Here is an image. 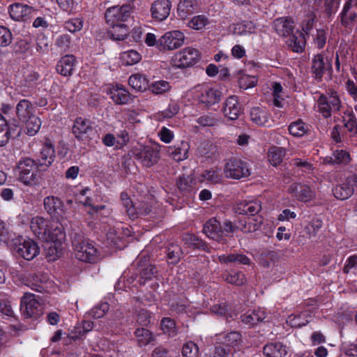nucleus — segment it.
Listing matches in <instances>:
<instances>
[{"mask_svg": "<svg viewBox=\"0 0 357 357\" xmlns=\"http://www.w3.org/2000/svg\"><path fill=\"white\" fill-rule=\"evenodd\" d=\"M289 133L294 137H302L307 132L305 123L302 121H296L289 126Z\"/></svg>", "mask_w": 357, "mask_h": 357, "instance_id": "6e6d98bb", "label": "nucleus"}, {"mask_svg": "<svg viewBox=\"0 0 357 357\" xmlns=\"http://www.w3.org/2000/svg\"><path fill=\"white\" fill-rule=\"evenodd\" d=\"M151 312L146 309H139L137 312V321L139 324L147 326L151 323Z\"/></svg>", "mask_w": 357, "mask_h": 357, "instance_id": "774afa93", "label": "nucleus"}, {"mask_svg": "<svg viewBox=\"0 0 357 357\" xmlns=\"http://www.w3.org/2000/svg\"><path fill=\"white\" fill-rule=\"evenodd\" d=\"M135 337L139 346H146L153 340L152 333L145 328H137L135 331Z\"/></svg>", "mask_w": 357, "mask_h": 357, "instance_id": "49530a36", "label": "nucleus"}, {"mask_svg": "<svg viewBox=\"0 0 357 357\" xmlns=\"http://www.w3.org/2000/svg\"><path fill=\"white\" fill-rule=\"evenodd\" d=\"M134 7L130 4L108 8L105 14L106 22L111 26L125 24L124 22L132 19Z\"/></svg>", "mask_w": 357, "mask_h": 357, "instance_id": "39448f33", "label": "nucleus"}, {"mask_svg": "<svg viewBox=\"0 0 357 357\" xmlns=\"http://www.w3.org/2000/svg\"><path fill=\"white\" fill-rule=\"evenodd\" d=\"M22 123L26 124V133L29 136H34L38 133L41 127V121L39 117L36 115L31 116L29 119H26Z\"/></svg>", "mask_w": 357, "mask_h": 357, "instance_id": "09e8293b", "label": "nucleus"}, {"mask_svg": "<svg viewBox=\"0 0 357 357\" xmlns=\"http://www.w3.org/2000/svg\"><path fill=\"white\" fill-rule=\"evenodd\" d=\"M225 281L231 284L241 286L245 282V277L241 271H232L226 275Z\"/></svg>", "mask_w": 357, "mask_h": 357, "instance_id": "4d7b16f0", "label": "nucleus"}, {"mask_svg": "<svg viewBox=\"0 0 357 357\" xmlns=\"http://www.w3.org/2000/svg\"><path fill=\"white\" fill-rule=\"evenodd\" d=\"M160 328L164 333H167L169 336L174 337L177 334L176 323L174 320L170 317H164L162 319Z\"/></svg>", "mask_w": 357, "mask_h": 357, "instance_id": "5fc2aeb1", "label": "nucleus"}, {"mask_svg": "<svg viewBox=\"0 0 357 357\" xmlns=\"http://www.w3.org/2000/svg\"><path fill=\"white\" fill-rule=\"evenodd\" d=\"M109 305L107 303H101L90 311V315L94 319H99L102 317L109 310Z\"/></svg>", "mask_w": 357, "mask_h": 357, "instance_id": "69168bd1", "label": "nucleus"}, {"mask_svg": "<svg viewBox=\"0 0 357 357\" xmlns=\"http://www.w3.org/2000/svg\"><path fill=\"white\" fill-rule=\"evenodd\" d=\"M241 335L238 332L231 331L227 333L220 334L218 337L219 343L229 348L238 345L241 341Z\"/></svg>", "mask_w": 357, "mask_h": 357, "instance_id": "58836bf2", "label": "nucleus"}, {"mask_svg": "<svg viewBox=\"0 0 357 357\" xmlns=\"http://www.w3.org/2000/svg\"><path fill=\"white\" fill-rule=\"evenodd\" d=\"M211 310L214 314L224 316L227 318L232 317L231 308L226 303L214 305L211 307Z\"/></svg>", "mask_w": 357, "mask_h": 357, "instance_id": "13d9d810", "label": "nucleus"}, {"mask_svg": "<svg viewBox=\"0 0 357 357\" xmlns=\"http://www.w3.org/2000/svg\"><path fill=\"white\" fill-rule=\"evenodd\" d=\"M263 218L261 215L257 216H247L243 219H241L236 224L238 230H241L244 233H250L257 231L261 226L263 222Z\"/></svg>", "mask_w": 357, "mask_h": 357, "instance_id": "5701e85b", "label": "nucleus"}, {"mask_svg": "<svg viewBox=\"0 0 357 357\" xmlns=\"http://www.w3.org/2000/svg\"><path fill=\"white\" fill-rule=\"evenodd\" d=\"M313 37V43L314 45L319 50L322 49L326 43L327 33L324 29L316 30V34L312 35Z\"/></svg>", "mask_w": 357, "mask_h": 357, "instance_id": "052dcab7", "label": "nucleus"}, {"mask_svg": "<svg viewBox=\"0 0 357 357\" xmlns=\"http://www.w3.org/2000/svg\"><path fill=\"white\" fill-rule=\"evenodd\" d=\"M139 283L140 284H144L146 280H151L154 278L157 277L158 270L155 265L148 264L146 265L141 260L139 261Z\"/></svg>", "mask_w": 357, "mask_h": 357, "instance_id": "4c0bfd02", "label": "nucleus"}, {"mask_svg": "<svg viewBox=\"0 0 357 357\" xmlns=\"http://www.w3.org/2000/svg\"><path fill=\"white\" fill-rule=\"evenodd\" d=\"M170 88L169 82L164 80L155 82L149 85V89L155 94H162L169 91Z\"/></svg>", "mask_w": 357, "mask_h": 357, "instance_id": "680f3d73", "label": "nucleus"}, {"mask_svg": "<svg viewBox=\"0 0 357 357\" xmlns=\"http://www.w3.org/2000/svg\"><path fill=\"white\" fill-rule=\"evenodd\" d=\"M238 231L236 224L229 220H225L221 224L215 218H210L203 226V232L206 236L218 243H227L226 237H232Z\"/></svg>", "mask_w": 357, "mask_h": 357, "instance_id": "f257e3e1", "label": "nucleus"}, {"mask_svg": "<svg viewBox=\"0 0 357 357\" xmlns=\"http://www.w3.org/2000/svg\"><path fill=\"white\" fill-rule=\"evenodd\" d=\"M325 162L328 164H347L350 160V155L345 150H336L330 158H325Z\"/></svg>", "mask_w": 357, "mask_h": 357, "instance_id": "a19ab883", "label": "nucleus"}, {"mask_svg": "<svg viewBox=\"0 0 357 357\" xmlns=\"http://www.w3.org/2000/svg\"><path fill=\"white\" fill-rule=\"evenodd\" d=\"M344 126L351 135L357 134V119L353 112L346 111L343 116Z\"/></svg>", "mask_w": 357, "mask_h": 357, "instance_id": "a18cd8bd", "label": "nucleus"}, {"mask_svg": "<svg viewBox=\"0 0 357 357\" xmlns=\"http://www.w3.org/2000/svg\"><path fill=\"white\" fill-rule=\"evenodd\" d=\"M263 352L267 357H284L287 354V348L282 342H271L264 347Z\"/></svg>", "mask_w": 357, "mask_h": 357, "instance_id": "c9c22d12", "label": "nucleus"}, {"mask_svg": "<svg viewBox=\"0 0 357 357\" xmlns=\"http://www.w3.org/2000/svg\"><path fill=\"white\" fill-rule=\"evenodd\" d=\"M182 354L184 357H198L199 348L195 342H188L183 346Z\"/></svg>", "mask_w": 357, "mask_h": 357, "instance_id": "0e129e2a", "label": "nucleus"}, {"mask_svg": "<svg viewBox=\"0 0 357 357\" xmlns=\"http://www.w3.org/2000/svg\"><path fill=\"white\" fill-rule=\"evenodd\" d=\"M261 210V202L259 200L243 201L236 204L234 211L239 215L257 216Z\"/></svg>", "mask_w": 357, "mask_h": 357, "instance_id": "aec40b11", "label": "nucleus"}, {"mask_svg": "<svg viewBox=\"0 0 357 357\" xmlns=\"http://www.w3.org/2000/svg\"><path fill=\"white\" fill-rule=\"evenodd\" d=\"M65 238V229L60 221L52 224L50 228H47V234L45 241L61 243Z\"/></svg>", "mask_w": 357, "mask_h": 357, "instance_id": "473e14b6", "label": "nucleus"}, {"mask_svg": "<svg viewBox=\"0 0 357 357\" xmlns=\"http://www.w3.org/2000/svg\"><path fill=\"white\" fill-rule=\"evenodd\" d=\"M185 36L183 32L175 30L168 31L158 40L157 47L159 50H174L184 44Z\"/></svg>", "mask_w": 357, "mask_h": 357, "instance_id": "1a4fd4ad", "label": "nucleus"}, {"mask_svg": "<svg viewBox=\"0 0 357 357\" xmlns=\"http://www.w3.org/2000/svg\"><path fill=\"white\" fill-rule=\"evenodd\" d=\"M319 111L325 118L331 116L332 112H337L341 107V102L335 93L329 96L321 95L317 100Z\"/></svg>", "mask_w": 357, "mask_h": 357, "instance_id": "9b49d317", "label": "nucleus"}, {"mask_svg": "<svg viewBox=\"0 0 357 357\" xmlns=\"http://www.w3.org/2000/svg\"><path fill=\"white\" fill-rule=\"evenodd\" d=\"M222 111L228 119H237L241 111L237 97L235 96H229L224 103Z\"/></svg>", "mask_w": 357, "mask_h": 357, "instance_id": "c85d7f7f", "label": "nucleus"}, {"mask_svg": "<svg viewBox=\"0 0 357 357\" xmlns=\"http://www.w3.org/2000/svg\"><path fill=\"white\" fill-rule=\"evenodd\" d=\"M121 200L129 217L132 219H135L136 206L133 204L132 200L126 192L121 193Z\"/></svg>", "mask_w": 357, "mask_h": 357, "instance_id": "3c124183", "label": "nucleus"}, {"mask_svg": "<svg viewBox=\"0 0 357 357\" xmlns=\"http://www.w3.org/2000/svg\"><path fill=\"white\" fill-rule=\"evenodd\" d=\"M289 192L298 201L307 202L315 197V192L305 184L294 183L289 188Z\"/></svg>", "mask_w": 357, "mask_h": 357, "instance_id": "6ab92c4d", "label": "nucleus"}, {"mask_svg": "<svg viewBox=\"0 0 357 357\" xmlns=\"http://www.w3.org/2000/svg\"><path fill=\"white\" fill-rule=\"evenodd\" d=\"M193 179L190 176H180L177 181V186L180 191L183 192H189L191 190L192 186Z\"/></svg>", "mask_w": 357, "mask_h": 357, "instance_id": "338daca9", "label": "nucleus"}, {"mask_svg": "<svg viewBox=\"0 0 357 357\" xmlns=\"http://www.w3.org/2000/svg\"><path fill=\"white\" fill-rule=\"evenodd\" d=\"M10 138V132L7 120L0 114V146H5Z\"/></svg>", "mask_w": 357, "mask_h": 357, "instance_id": "864d4df0", "label": "nucleus"}, {"mask_svg": "<svg viewBox=\"0 0 357 357\" xmlns=\"http://www.w3.org/2000/svg\"><path fill=\"white\" fill-rule=\"evenodd\" d=\"M93 132V123L86 119L77 117L73 126V133L81 141L88 140Z\"/></svg>", "mask_w": 357, "mask_h": 357, "instance_id": "dca6fc26", "label": "nucleus"}, {"mask_svg": "<svg viewBox=\"0 0 357 357\" xmlns=\"http://www.w3.org/2000/svg\"><path fill=\"white\" fill-rule=\"evenodd\" d=\"M326 71H332L331 59L325 58L322 54H317L312 59L311 73L312 77L321 82Z\"/></svg>", "mask_w": 357, "mask_h": 357, "instance_id": "f8f14e48", "label": "nucleus"}, {"mask_svg": "<svg viewBox=\"0 0 357 357\" xmlns=\"http://www.w3.org/2000/svg\"><path fill=\"white\" fill-rule=\"evenodd\" d=\"M273 27L280 36L289 37L294 34V22L290 17H280L273 21Z\"/></svg>", "mask_w": 357, "mask_h": 357, "instance_id": "a878e982", "label": "nucleus"}, {"mask_svg": "<svg viewBox=\"0 0 357 357\" xmlns=\"http://www.w3.org/2000/svg\"><path fill=\"white\" fill-rule=\"evenodd\" d=\"M15 113L17 120L14 119V125L17 126L19 122H22L35 115L33 104L27 99L20 100L16 105Z\"/></svg>", "mask_w": 357, "mask_h": 357, "instance_id": "4be33fe9", "label": "nucleus"}, {"mask_svg": "<svg viewBox=\"0 0 357 357\" xmlns=\"http://www.w3.org/2000/svg\"><path fill=\"white\" fill-rule=\"evenodd\" d=\"M40 165L31 158H22L17 162V178L24 185L33 187L39 185L41 175L39 172Z\"/></svg>", "mask_w": 357, "mask_h": 357, "instance_id": "7ed1b4c3", "label": "nucleus"}, {"mask_svg": "<svg viewBox=\"0 0 357 357\" xmlns=\"http://www.w3.org/2000/svg\"><path fill=\"white\" fill-rule=\"evenodd\" d=\"M200 59L199 51L191 47L184 48L176 53L171 63L177 68H185L195 65Z\"/></svg>", "mask_w": 357, "mask_h": 357, "instance_id": "0eeeda50", "label": "nucleus"}, {"mask_svg": "<svg viewBox=\"0 0 357 357\" xmlns=\"http://www.w3.org/2000/svg\"><path fill=\"white\" fill-rule=\"evenodd\" d=\"M306 40L303 32L297 31L289 37L286 44L293 52L301 53L305 49Z\"/></svg>", "mask_w": 357, "mask_h": 357, "instance_id": "f704fd0d", "label": "nucleus"}, {"mask_svg": "<svg viewBox=\"0 0 357 357\" xmlns=\"http://www.w3.org/2000/svg\"><path fill=\"white\" fill-rule=\"evenodd\" d=\"M352 0H347L340 13L341 24L345 27L351 26L357 20V14L351 10Z\"/></svg>", "mask_w": 357, "mask_h": 357, "instance_id": "e433bc0d", "label": "nucleus"}, {"mask_svg": "<svg viewBox=\"0 0 357 357\" xmlns=\"http://www.w3.org/2000/svg\"><path fill=\"white\" fill-rule=\"evenodd\" d=\"M129 85L138 91H144L149 88V81L142 74L132 75L128 79Z\"/></svg>", "mask_w": 357, "mask_h": 357, "instance_id": "ea45409f", "label": "nucleus"}, {"mask_svg": "<svg viewBox=\"0 0 357 357\" xmlns=\"http://www.w3.org/2000/svg\"><path fill=\"white\" fill-rule=\"evenodd\" d=\"M76 58L73 54H66L62 56L58 61L56 70L60 75L68 77L73 73Z\"/></svg>", "mask_w": 357, "mask_h": 357, "instance_id": "bb28decb", "label": "nucleus"}, {"mask_svg": "<svg viewBox=\"0 0 357 357\" xmlns=\"http://www.w3.org/2000/svg\"><path fill=\"white\" fill-rule=\"evenodd\" d=\"M128 35V27L126 24L116 25L107 32L108 37L116 41L125 40Z\"/></svg>", "mask_w": 357, "mask_h": 357, "instance_id": "37998d69", "label": "nucleus"}, {"mask_svg": "<svg viewBox=\"0 0 357 357\" xmlns=\"http://www.w3.org/2000/svg\"><path fill=\"white\" fill-rule=\"evenodd\" d=\"M120 59L123 65L132 66L137 63L142 59V56L137 51L130 50L122 52Z\"/></svg>", "mask_w": 357, "mask_h": 357, "instance_id": "de8ad7c7", "label": "nucleus"}, {"mask_svg": "<svg viewBox=\"0 0 357 357\" xmlns=\"http://www.w3.org/2000/svg\"><path fill=\"white\" fill-rule=\"evenodd\" d=\"M171 9L170 0H155L151 7L152 17L158 22L164 21L169 16Z\"/></svg>", "mask_w": 357, "mask_h": 357, "instance_id": "a211bd4d", "label": "nucleus"}, {"mask_svg": "<svg viewBox=\"0 0 357 357\" xmlns=\"http://www.w3.org/2000/svg\"><path fill=\"white\" fill-rule=\"evenodd\" d=\"M198 8L197 0H180L177 5V14L181 18L185 19L197 12Z\"/></svg>", "mask_w": 357, "mask_h": 357, "instance_id": "2f4dec72", "label": "nucleus"}, {"mask_svg": "<svg viewBox=\"0 0 357 357\" xmlns=\"http://www.w3.org/2000/svg\"><path fill=\"white\" fill-rule=\"evenodd\" d=\"M222 93L218 89L214 88L203 89L200 95L198 96V100L200 104L206 107H210L220 102Z\"/></svg>", "mask_w": 357, "mask_h": 357, "instance_id": "393cba45", "label": "nucleus"}, {"mask_svg": "<svg viewBox=\"0 0 357 357\" xmlns=\"http://www.w3.org/2000/svg\"><path fill=\"white\" fill-rule=\"evenodd\" d=\"M15 251L26 260L33 259L40 252L38 244L32 239H20L14 248Z\"/></svg>", "mask_w": 357, "mask_h": 357, "instance_id": "4468645a", "label": "nucleus"}, {"mask_svg": "<svg viewBox=\"0 0 357 357\" xmlns=\"http://www.w3.org/2000/svg\"><path fill=\"white\" fill-rule=\"evenodd\" d=\"M266 317V312L264 310L259 308L248 310L241 316V320L244 324L248 326V327H252L259 323L264 321Z\"/></svg>", "mask_w": 357, "mask_h": 357, "instance_id": "cd10ccee", "label": "nucleus"}, {"mask_svg": "<svg viewBox=\"0 0 357 357\" xmlns=\"http://www.w3.org/2000/svg\"><path fill=\"white\" fill-rule=\"evenodd\" d=\"M355 188H357V174H352L344 183L335 185L333 188V193L337 199L345 200L354 194Z\"/></svg>", "mask_w": 357, "mask_h": 357, "instance_id": "ddd939ff", "label": "nucleus"}, {"mask_svg": "<svg viewBox=\"0 0 357 357\" xmlns=\"http://www.w3.org/2000/svg\"><path fill=\"white\" fill-rule=\"evenodd\" d=\"M208 22V18L200 15L193 17L188 22V26L195 30L203 29Z\"/></svg>", "mask_w": 357, "mask_h": 357, "instance_id": "bf43d9fd", "label": "nucleus"}, {"mask_svg": "<svg viewBox=\"0 0 357 357\" xmlns=\"http://www.w3.org/2000/svg\"><path fill=\"white\" fill-rule=\"evenodd\" d=\"M56 158L54 146L50 139H46L40 149V159L38 163L40 167H50Z\"/></svg>", "mask_w": 357, "mask_h": 357, "instance_id": "b1692460", "label": "nucleus"}, {"mask_svg": "<svg viewBox=\"0 0 357 357\" xmlns=\"http://www.w3.org/2000/svg\"><path fill=\"white\" fill-rule=\"evenodd\" d=\"M132 153L134 159L146 167H152L159 159V151L149 145L136 146L132 150Z\"/></svg>", "mask_w": 357, "mask_h": 357, "instance_id": "6e6552de", "label": "nucleus"}, {"mask_svg": "<svg viewBox=\"0 0 357 357\" xmlns=\"http://www.w3.org/2000/svg\"><path fill=\"white\" fill-rule=\"evenodd\" d=\"M31 229L34 234L40 239L45 241L47 234V222L45 218L36 216L31 221Z\"/></svg>", "mask_w": 357, "mask_h": 357, "instance_id": "72a5a7b5", "label": "nucleus"}, {"mask_svg": "<svg viewBox=\"0 0 357 357\" xmlns=\"http://www.w3.org/2000/svg\"><path fill=\"white\" fill-rule=\"evenodd\" d=\"M196 121L201 126L212 127L217 125L219 121L215 114L210 113L199 116Z\"/></svg>", "mask_w": 357, "mask_h": 357, "instance_id": "e2e57ef3", "label": "nucleus"}, {"mask_svg": "<svg viewBox=\"0 0 357 357\" xmlns=\"http://www.w3.org/2000/svg\"><path fill=\"white\" fill-rule=\"evenodd\" d=\"M183 255L182 250L178 245L171 244L167 248V255L169 260L173 264H177Z\"/></svg>", "mask_w": 357, "mask_h": 357, "instance_id": "603ef678", "label": "nucleus"}, {"mask_svg": "<svg viewBox=\"0 0 357 357\" xmlns=\"http://www.w3.org/2000/svg\"><path fill=\"white\" fill-rule=\"evenodd\" d=\"M44 209L52 219L61 221L63 218L64 204L62 200L56 196H47L43 199Z\"/></svg>", "mask_w": 357, "mask_h": 357, "instance_id": "2eb2a0df", "label": "nucleus"}, {"mask_svg": "<svg viewBox=\"0 0 357 357\" xmlns=\"http://www.w3.org/2000/svg\"><path fill=\"white\" fill-rule=\"evenodd\" d=\"M20 310L25 318L37 319L43 313V308L35 294L26 292L21 298Z\"/></svg>", "mask_w": 357, "mask_h": 357, "instance_id": "423d86ee", "label": "nucleus"}, {"mask_svg": "<svg viewBox=\"0 0 357 357\" xmlns=\"http://www.w3.org/2000/svg\"><path fill=\"white\" fill-rule=\"evenodd\" d=\"M224 173L227 178L233 179L248 177L250 174L247 163L238 158H230L227 161Z\"/></svg>", "mask_w": 357, "mask_h": 357, "instance_id": "9d476101", "label": "nucleus"}, {"mask_svg": "<svg viewBox=\"0 0 357 357\" xmlns=\"http://www.w3.org/2000/svg\"><path fill=\"white\" fill-rule=\"evenodd\" d=\"M250 117L252 122L257 126L264 127H270L271 126L270 114L264 108L259 107L252 108Z\"/></svg>", "mask_w": 357, "mask_h": 357, "instance_id": "c756f323", "label": "nucleus"}, {"mask_svg": "<svg viewBox=\"0 0 357 357\" xmlns=\"http://www.w3.org/2000/svg\"><path fill=\"white\" fill-rule=\"evenodd\" d=\"M10 17L15 21L27 22L36 13V10L28 5L16 3L8 8Z\"/></svg>", "mask_w": 357, "mask_h": 357, "instance_id": "f3484780", "label": "nucleus"}, {"mask_svg": "<svg viewBox=\"0 0 357 357\" xmlns=\"http://www.w3.org/2000/svg\"><path fill=\"white\" fill-rule=\"evenodd\" d=\"M109 94L112 100L117 105H127L134 102L135 96L132 95L122 86L116 85L109 89Z\"/></svg>", "mask_w": 357, "mask_h": 357, "instance_id": "412c9836", "label": "nucleus"}, {"mask_svg": "<svg viewBox=\"0 0 357 357\" xmlns=\"http://www.w3.org/2000/svg\"><path fill=\"white\" fill-rule=\"evenodd\" d=\"M284 150L282 147L273 146L268 153V160L273 166H277L282 162Z\"/></svg>", "mask_w": 357, "mask_h": 357, "instance_id": "8fccbe9b", "label": "nucleus"}, {"mask_svg": "<svg viewBox=\"0 0 357 357\" xmlns=\"http://www.w3.org/2000/svg\"><path fill=\"white\" fill-rule=\"evenodd\" d=\"M189 145L185 142H181V146L178 147H169V153L172 155L174 160L181 161L188 158Z\"/></svg>", "mask_w": 357, "mask_h": 357, "instance_id": "c03bdc74", "label": "nucleus"}, {"mask_svg": "<svg viewBox=\"0 0 357 357\" xmlns=\"http://www.w3.org/2000/svg\"><path fill=\"white\" fill-rule=\"evenodd\" d=\"M40 74L31 68L22 69V77L15 85V90L24 97H32L36 91L38 85Z\"/></svg>", "mask_w": 357, "mask_h": 357, "instance_id": "20e7f679", "label": "nucleus"}, {"mask_svg": "<svg viewBox=\"0 0 357 357\" xmlns=\"http://www.w3.org/2000/svg\"><path fill=\"white\" fill-rule=\"evenodd\" d=\"M28 286L36 291L43 293L46 290L47 276L41 273H30L27 278Z\"/></svg>", "mask_w": 357, "mask_h": 357, "instance_id": "7c9ffc66", "label": "nucleus"}, {"mask_svg": "<svg viewBox=\"0 0 357 357\" xmlns=\"http://www.w3.org/2000/svg\"><path fill=\"white\" fill-rule=\"evenodd\" d=\"M75 257L82 261L94 263L98 258V250L92 242L86 240L81 231L73 229L69 234Z\"/></svg>", "mask_w": 357, "mask_h": 357, "instance_id": "f03ea898", "label": "nucleus"}, {"mask_svg": "<svg viewBox=\"0 0 357 357\" xmlns=\"http://www.w3.org/2000/svg\"><path fill=\"white\" fill-rule=\"evenodd\" d=\"M256 27L251 21H243L234 24V33L238 36H246L255 32Z\"/></svg>", "mask_w": 357, "mask_h": 357, "instance_id": "79ce46f5", "label": "nucleus"}]
</instances>
